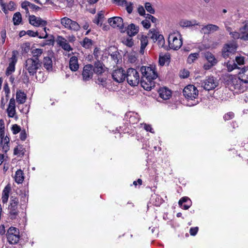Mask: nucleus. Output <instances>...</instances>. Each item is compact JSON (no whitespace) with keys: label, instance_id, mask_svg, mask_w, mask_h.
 <instances>
[{"label":"nucleus","instance_id":"nucleus-1","mask_svg":"<svg viewBox=\"0 0 248 248\" xmlns=\"http://www.w3.org/2000/svg\"><path fill=\"white\" fill-rule=\"evenodd\" d=\"M42 62L41 61H37L31 58H28L24 63L23 69V80L24 82H28L29 78L27 73L31 76H33L36 74L38 70H40L42 67Z\"/></svg>","mask_w":248,"mask_h":248},{"label":"nucleus","instance_id":"nucleus-2","mask_svg":"<svg viewBox=\"0 0 248 248\" xmlns=\"http://www.w3.org/2000/svg\"><path fill=\"white\" fill-rule=\"evenodd\" d=\"M19 203L18 199L15 196L11 195L10 199V203L8 206V216L12 220H15L17 218L19 211L18 209Z\"/></svg>","mask_w":248,"mask_h":248},{"label":"nucleus","instance_id":"nucleus-3","mask_svg":"<svg viewBox=\"0 0 248 248\" xmlns=\"http://www.w3.org/2000/svg\"><path fill=\"white\" fill-rule=\"evenodd\" d=\"M227 84L230 89L232 91H235L236 93L238 92H243V89L241 83L243 82L239 77L236 76L230 75L228 77L227 80Z\"/></svg>","mask_w":248,"mask_h":248},{"label":"nucleus","instance_id":"nucleus-4","mask_svg":"<svg viewBox=\"0 0 248 248\" xmlns=\"http://www.w3.org/2000/svg\"><path fill=\"white\" fill-rule=\"evenodd\" d=\"M169 46L173 50L179 49L183 44L182 38L179 32L170 33L168 37Z\"/></svg>","mask_w":248,"mask_h":248},{"label":"nucleus","instance_id":"nucleus-5","mask_svg":"<svg viewBox=\"0 0 248 248\" xmlns=\"http://www.w3.org/2000/svg\"><path fill=\"white\" fill-rule=\"evenodd\" d=\"M125 78L128 83L132 86H137L140 81L139 74L136 69L130 68L127 70Z\"/></svg>","mask_w":248,"mask_h":248},{"label":"nucleus","instance_id":"nucleus-6","mask_svg":"<svg viewBox=\"0 0 248 248\" xmlns=\"http://www.w3.org/2000/svg\"><path fill=\"white\" fill-rule=\"evenodd\" d=\"M6 236L9 244H16L20 238L19 230L14 227H10L7 231Z\"/></svg>","mask_w":248,"mask_h":248},{"label":"nucleus","instance_id":"nucleus-7","mask_svg":"<svg viewBox=\"0 0 248 248\" xmlns=\"http://www.w3.org/2000/svg\"><path fill=\"white\" fill-rule=\"evenodd\" d=\"M140 71L142 75L141 78L155 80L158 77L157 72L152 67L142 66L140 68Z\"/></svg>","mask_w":248,"mask_h":248},{"label":"nucleus","instance_id":"nucleus-8","mask_svg":"<svg viewBox=\"0 0 248 248\" xmlns=\"http://www.w3.org/2000/svg\"><path fill=\"white\" fill-rule=\"evenodd\" d=\"M237 43L233 41L224 45L222 49V56L224 58H227L230 54H233L237 48Z\"/></svg>","mask_w":248,"mask_h":248},{"label":"nucleus","instance_id":"nucleus-9","mask_svg":"<svg viewBox=\"0 0 248 248\" xmlns=\"http://www.w3.org/2000/svg\"><path fill=\"white\" fill-rule=\"evenodd\" d=\"M184 96L188 100H193L198 95V91L193 85L186 86L183 90Z\"/></svg>","mask_w":248,"mask_h":248},{"label":"nucleus","instance_id":"nucleus-10","mask_svg":"<svg viewBox=\"0 0 248 248\" xmlns=\"http://www.w3.org/2000/svg\"><path fill=\"white\" fill-rule=\"evenodd\" d=\"M202 56L207 61V62L204 64L203 68L205 70L211 69L217 63V60L214 55L209 51H206L202 53Z\"/></svg>","mask_w":248,"mask_h":248},{"label":"nucleus","instance_id":"nucleus-11","mask_svg":"<svg viewBox=\"0 0 248 248\" xmlns=\"http://www.w3.org/2000/svg\"><path fill=\"white\" fill-rule=\"evenodd\" d=\"M61 23L65 28L72 31H78L80 29L79 25L76 21H73L67 17L62 18L61 20Z\"/></svg>","mask_w":248,"mask_h":248},{"label":"nucleus","instance_id":"nucleus-12","mask_svg":"<svg viewBox=\"0 0 248 248\" xmlns=\"http://www.w3.org/2000/svg\"><path fill=\"white\" fill-rule=\"evenodd\" d=\"M108 22L111 26L113 28L117 27L121 31L124 29V23L123 19L120 16H114L109 18L108 19Z\"/></svg>","mask_w":248,"mask_h":248},{"label":"nucleus","instance_id":"nucleus-13","mask_svg":"<svg viewBox=\"0 0 248 248\" xmlns=\"http://www.w3.org/2000/svg\"><path fill=\"white\" fill-rule=\"evenodd\" d=\"M93 65L87 64L85 65L82 73L83 80L84 81L90 80L93 78Z\"/></svg>","mask_w":248,"mask_h":248},{"label":"nucleus","instance_id":"nucleus-14","mask_svg":"<svg viewBox=\"0 0 248 248\" xmlns=\"http://www.w3.org/2000/svg\"><path fill=\"white\" fill-rule=\"evenodd\" d=\"M112 78L117 82L121 83L125 79V73L123 68H120L113 71L112 74Z\"/></svg>","mask_w":248,"mask_h":248},{"label":"nucleus","instance_id":"nucleus-15","mask_svg":"<svg viewBox=\"0 0 248 248\" xmlns=\"http://www.w3.org/2000/svg\"><path fill=\"white\" fill-rule=\"evenodd\" d=\"M200 84L202 87L207 91L213 90L217 86L213 77H209L207 79L201 81Z\"/></svg>","mask_w":248,"mask_h":248},{"label":"nucleus","instance_id":"nucleus-16","mask_svg":"<svg viewBox=\"0 0 248 248\" xmlns=\"http://www.w3.org/2000/svg\"><path fill=\"white\" fill-rule=\"evenodd\" d=\"M29 22L35 27H45L47 24V22L46 20L40 17H37L34 15L29 16Z\"/></svg>","mask_w":248,"mask_h":248},{"label":"nucleus","instance_id":"nucleus-17","mask_svg":"<svg viewBox=\"0 0 248 248\" xmlns=\"http://www.w3.org/2000/svg\"><path fill=\"white\" fill-rule=\"evenodd\" d=\"M140 84L144 90L151 91L155 87V82L153 79L141 78Z\"/></svg>","mask_w":248,"mask_h":248},{"label":"nucleus","instance_id":"nucleus-18","mask_svg":"<svg viewBox=\"0 0 248 248\" xmlns=\"http://www.w3.org/2000/svg\"><path fill=\"white\" fill-rule=\"evenodd\" d=\"M93 71L98 75H101L105 71V65L100 61H97L93 65Z\"/></svg>","mask_w":248,"mask_h":248},{"label":"nucleus","instance_id":"nucleus-19","mask_svg":"<svg viewBox=\"0 0 248 248\" xmlns=\"http://www.w3.org/2000/svg\"><path fill=\"white\" fill-rule=\"evenodd\" d=\"M139 27L132 23L128 25L127 27L124 28L122 31H126L127 34L130 36L135 35L139 32Z\"/></svg>","mask_w":248,"mask_h":248},{"label":"nucleus","instance_id":"nucleus-20","mask_svg":"<svg viewBox=\"0 0 248 248\" xmlns=\"http://www.w3.org/2000/svg\"><path fill=\"white\" fill-rule=\"evenodd\" d=\"M58 44L61 46L64 50L70 51L73 50L72 47L67 42V41L63 37L59 36L58 37L57 39Z\"/></svg>","mask_w":248,"mask_h":248},{"label":"nucleus","instance_id":"nucleus-21","mask_svg":"<svg viewBox=\"0 0 248 248\" xmlns=\"http://www.w3.org/2000/svg\"><path fill=\"white\" fill-rule=\"evenodd\" d=\"M159 96L164 100L169 99L171 96V92L167 87L160 88L158 91Z\"/></svg>","mask_w":248,"mask_h":248},{"label":"nucleus","instance_id":"nucleus-22","mask_svg":"<svg viewBox=\"0 0 248 248\" xmlns=\"http://www.w3.org/2000/svg\"><path fill=\"white\" fill-rule=\"evenodd\" d=\"M124 118L131 124H137L139 121L137 114L134 113L133 112L126 113Z\"/></svg>","mask_w":248,"mask_h":248},{"label":"nucleus","instance_id":"nucleus-23","mask_svg":"<svg viewBox=\"0 0 248 248\" xmlns=\"http://www.w3.org/2000/svg\"><path fill=\"white\" fill-rule=\"evenodd\" d=\"M0 5L2 7V10L5 14H6L8 10L14 11L16 8L15 4L13 1H10L7 5L3 2V0H0Z\"/></svg>","mask_w":248,"mask_h":248},{"label":"nucleus","instance_id":"nucleus-24","mask_svg":"<svg viewBox=\"0 0 248 248\" xmlns=\"http://www.w3.org/2000/svg\"><path fill=\"white\" fill-rule=\"evenodd\" d=\"M217 30V26L213 24H208L206 26H203L200 30V32L202 34H210Z\"/></svg>","mask_w":248,"mask_h":248},{"label":"nucleus","instance_id":"nucleus-25","mask_svg":"<svg viewBox=\"0 0 248 248\" xmlns=\"http://www.w3.org/2000/svg\"><path fill=\"white\" fill-rule=\"evenodd\" d=\"M11 189L10 184H8L5 186L2 191L1 200L3 203L7 202L9 197V193Z\"/></svg>","mask_w":248,"mask_h":248},{"label":"nucleus","instance_id":"nucleus-26","mask_svg":"<svg viewBox=\"0 0 248 248\" xmlns=\"http://www.w3.org/2000/svg\"><path fill=\"white\" fill-rule=\"evenodd\" d=\"M69 67L72 71H77L79 68L78 58L72 56L69 61Z\"/></svg>","mask_w":248,"mask_h":248},{"label":"nucleus","instance_id":"nucleus-27","mask_svg":"<svg viewBox=\"0 0 248 248\" xmlns=\"http://www.w3.org/2000/svg\"><path fill=\"white\" fill-rule=\"evenodd\" d=\"M16 62V60L14 55L11 58V61L10 62L8 67L7 68L6 74L8 76L11 75L15 70V64Z\"/></svg>","mask_w":248,"mask_h":248},{"label":"nucleus","instance_id":"nucleus-28","mask_svg":"<svg viewBox=\"0 0 248 248\" xmlns=\"http://www.w3.org/2000/svg\"><path fill=\"white\" fill-rule=\"evenodd\" d=\"M238 75L243 83H248V67L243 68L241 71L238 73Z\"/></svg>","mask_w":248,"mask_h":248},{"label":"nucleus","instance_id":"nucleus-29","mask_svg":"<svg viewBox=\"0 0 248 248\" xmlns=\"http://www.w3.org/2000/svg\"><path fill=\"white\" fill-rule=\"evenodd\" d=\"M26 94L20 90L17 91L16 93V99L19 104H23L26 100Z\"/></svg>","mask_w":248,"mask_h":248},{"label":"nucleus","instance_id":"nucleus-30","mask_svg":"<svg viewBox=\"0 0 248 248\" xmlns=\"http://www.w3.org/2000/svg\"><path fill=\"white\" fill-rule=\"evenodd\" d=\"M44 67L48 71L52 70V61L49 57H44L43 62Z\"/></svg>","mask_w":248,"mask_h":248},{"label":"nucleus","instance_id":"nucleus-31","mask_svg":"<svg viewBox=\"0 0 248 248\" xmlns=\"http://www.w3.org/2000/svg\"><path fill=\"white\" fill-rule=\"evenodd\" d=\"M24 179V173L21 170H18L16 172L15 176V180L17 184H21Z\"/></svg>","mask_w":248,"mask_h":248},{"label":"nucleus","instance_id":"nucleus-32","mask_svg":"<svg viewBox=\"0 0 248 248\" xmlns=\"http://www.w3.org/2000/svg\"><path fill=\"white\" fill-rule=\"evenodd\" d=\"M25 151V149L23 148L22 145H18L14 148V154L21 157L24 156Z\"/></svg>","mask_w":248,"mask_h":248},{"label":"nucleus","instance_id":"nucleus-33","mask_svg":"<svg viewBox=\"0 0 248 248\" xmlns=\"http://www.w3.org/2000/svg\"><path fill=\"white\" fill-rule=\"evenodd\" d=\"M43 53V49L40 48H36L32 49L31 53L32 54V57L31 58L32 59L40 61L39 58L42 56Z\"/></svg>","mask_w":248,"mask_h":248},{"label":"nucleus","instance_id":"nucleus-34","mask_svg":"<svg viewBox=\"0 0 248 248\" xmlns=\"http://www.w3.org/2000/svg\"><path fill=\"white\" fill-rule=\"evenodd\" d=\"M140 53L141 54H143L144 50L148 43V40L147 37L144 35H141L140 38Z\"/></svg>","mask_w":248,"mask_h":248},{"label":"nucleus","instance_id":"nucleus-35","mask_svg":"<svg viewBox=\"0 0 248 248\" xmlns=\"http://www.w3.org/2000/svg\"><path fill=\"white\" fill-rule=\"evenodd\" d=\"M241 38L248 40V25H245L240 29Z\"/></svg>","mask_w":248,"mask_h":248},{"label":"nucleus","instance_id":"nucleus-36","mask_svg":"<svg viewBox=\"0 0 248 248\" xmlns=\"http://www.w3.org/2000/svg\"><path fill=\"white\" fill-rule=\"evenodd\" d=\"M180 25L182 27H188L193 26H195V25L200 26V24L199 22H197L196 20H193V21L184 20V21H182L180 22Z\"/></svg>","mask_w":248,"mask_h":248},{"label":"nucleus","instance_id":"nucleus-37","mask_svg":"<svg viewBox=\"0 0 248 248\" xmlns=\"http://www.w3.org/2000/svg\"><path fill=\"white\" fill-rule=\"evenodd\" d=\"M119 5L124 6L128 13L131 14L133 11V3L131 2H128L126 1H120Z\"/></svg>","mask_w":248,"mask_h":248},{"label":"nucleus","instance_id":"nucleus-38","mask_svg":"<svg viewBox=\"0 0 248 248\" xmlns=\"http://www.w3.org/2000/svg\"><path fill=\"white\" fill-rule=\"evenodd\" d=\"M81 45L85 48H89L93 45V41L87 37H85L83 41L81 42Z\"/></svg>","mask_w":248,"mask_h":248},{"label":"nucleus","instance_id":"nucleus-39","mask_svg":"<svg viewBox=\"0 0 248 248\" xmlns=\"http://www.w3.org/2000/svg\"><path fill=\"white\" fill-rule=\"evenodd\" d=\"M199 57V53H191L189 55L187 59V63L191 64L193 63Z\"/></svg>","mask_w":248,"mask_h":248},{"label":"nucleus","instance_id":"nucleus-40","mask_svg":"<svg viewBox=\"0 0 248 248\" xmlns=\"http://www.w3.org/2000/svg\"><path fill=\"white\" fill-rule=\"evenodd\" d=\"M13 20L14 25H19L22 20L21 14L19 12L16 13L14 15Z\"/></svg>","mask_w":248,"mask_h":248},{"label":"nucleus","instance_id":"nucleus-41","mask_svg":"<svg viewBox=\"0 0 248 248\" xmlns=\"http://www.w3.org/2000/svg\"><path fill=\"white\" fill-rule=\"evenodd\" d=\"M34 75H35V78L37 81L39 82H42L44 81H45L46 79V77L45 75V74L44 73V72L41 71H39L38 72H37L36 74H35Z\"/></svg>","mask_w":248,"mask_h":248},{"label":"nucleus","instance_id":"nucleus-42","mask_svg":"<svg viewBox=\"0 0 248 248\" xmlns=\"http://www.w3.org/2000/svg\"><path fill=\"white\" fill-rule=\"evenodd\" d=\"M132 36L124 38L122 41L123 43L128 47H132L134 44Z\"/></svg>","mask_w":248,"mask_h":248},{"label":"nucleus","instance_id":"nucleus-43","mask_svg":"<svg viewBox=\"0 0 248 248\" xmlns=\"http://www.w3.org/2000/svg\"><path fill=\"white\" fill-rule=\"evenodd\" d=\"M159 35L160 34H158L157 32L155 31H152L150 30L148 33V37H150L155 42L157 41L158 36H159Z\"/></svg>","mask_w":248,"mask_h":248},{"label":"nucleus","instance_id":"nucleus-44","mask_svg":"<svg viewBox=\"0 0 248 248\" xmlns=\"http://www.w3.org/2000/svg\"><path fill=\"white\" fill-rule=\"evenodd\" d=\"M226 66L229 72H231L233 69L238 68L237 65L233 61L231 63L230 62H227Z\"/></svg>","mask_w":248,"mask_h":248},{"label":"nucleus","instance_id":"nucleus-45","mask_svg":"<svg viewBox=\"0 0 248 248\" xmlns=\"http://www.w3.org/2000/svg\"><path fill=\"white\" fill-rule=\"evenodd\" d=\"M145 8L146 11L151 14H154L155 10L153 7L152 4L150 2H146L145 3Z\"/></svg>","mask_w":248,"mask_h":248},{"label":"nucleus","instance_id":"nucleus-46","mask_svg":"<svg viewBox=\"0 0 248 248\" xmlns=\"http://www.w3.org/2000/svg\"><path fill=\"white\" fill-rule=\"evenodd\" d=\"M7 111L9 117H13L16 113V107H8Z\"/></svg>","mask_w":248,"mask_h":248},{"label":"nucleus","instance_id":"nucleus-47","mask_svg":"<svg viewBox=\"0 0 248 248\" xmlns=\"http://www.w3.org/2000/svg\"><path fill=\"white\" fill-rule=\"evenodd\" d=\"M169 57L167 55L160 56L159 58L158 62L161 66H163Z\"/></svg>","mask_w":248,"mask_h":248},{"label":"nucleus","instance_id":"nucleus-48","mask_svg":"<svg viewBox=\"0 0 248 248\" xmlns=\"http://www.w3.org/2000/svg\"><path fill=\"white\" fill-rule=\"evenodd\" d=\"M156 42H157V44L159 47H163L165 44V40L163 36L162 35H159V36H158L157 41Z\"/></svg>","mask_w":248,"mask_h":248},{"label":"nucleus","instance_id":"nucleus-49","mask_svg":"<svg viewBox=\"0 0 248 248\" xmlns=\"http://www.w3.org/2000/svg\"><path fill=\"white\" fill-rule=\"evenodd\" d=\"M21 130V128L20 126L16 124H15L13 125L12 127V131L14 134H16L19 133Z\"/></svg>","mask_w":248,"mask_h":248},{"label":"nucleus","instance_id":"nucleus-50","mask_svg":"<svg viewBox=\"0 0 248 248\" xmlns=\"http://www.w3.org/2000/svg\"><path fill=\"white\" fill-rule=\"evenodd\" d=\"M234 116V113L232 112H229L224 115L223 119L225 121H228L232 119Z\"/></svg>","mask_w":248,"mask_h":248},{"label":"nucleus","instance_id":"nucleus-51","mask_svg":"<svg viewBox=\"0 0 248 248\" xmlns=\"http://www.w3.org/2000/svg\"><path fill=\"white\" fill-rule=\"evenodd\" d=\"M191 202L190 200L187 197H184L180 199L178 202V204L180 206H182V204L185 202Z\"/></svg>","mask_w":248,"mask_h":248},{"label":"nucleus","instance_id":"nucleus-52","mask_svg":"<svg viewBox=\"0 0 248 248\" xmlns=\"http://www.w3.org/2000/svg\"><path fill=\"white\" fill-rule=\"evenodd\" d=\"M22 49L24 52H28L30 49V44L29 43H24L22 46Z\"/></svg>","mask_w":248,"mask_h":248},{"label":"nucleus","instance_id":"nucleus-53","mask_svg":"<svg viewBox=\"0 0 248 248\" xmlns=\"http://www.w3.org/2000/svg\"><path fill=\"white\" fill-rule=\"evenodd\" d=\"M141 24L143 27L146 29H149L151 27V24L149 20L146 18L145 20L141 22Z\"/></svg>","mask_w":248,"mask_h":248},{"label":"nucleus","instance_id":"nucleus-54","mask_svg":"<svg viewBox=\"0 0 248 248\" xmlns=\"http://www.w3.org/2000/svg\"><path fill=\"white\" fill-rule=\"evenodd\" d=\"M0 36H1V38L2 44H3L5 41V38L6 37V30L5 29H3L1 31Z\"/></svg>","mask_w":248,"mask_h":248},{"label":"nucleus","instance_id":"nucleus-55","mask_svg":"<svg viewBox=\"0 0 248 248\" xmlns=\"http://www.w3.org/2000/svg\"><path fill=\"white\" fill-rule=\"evenodd\" d=\"M145 18L149 20H151V21L154 23H155L157 21V19L156 18L150 14H146Z\"/></svg>","mask_w":248,"mask_h":248},{"label":"nucleus","instance_id":"nucleus-56","mask_svg":"<svg viewBox=\"0 0 248 248\" xmlns=\"http://www.w3.org/2000/svg\"><path fill=\"white\" fill-rule=\"evenodd\" d=\"M199 228L198 227H192L189 230V233L191 235L195 236L198 232Z\"/></svg>","mask_w":248,"mask_h":248},{"label":"nucleus","instance_id":"nucleus-57","mask_svg":"<svg viewBox=\"0 0 248 248\" xmlns=\"http://www.w3.org/2000/svg\"><path fill=\"white\" fill-rule=\"evenodd\" d=\"M235 61L238 64L241 65L244 64V58L243 57L237 56L235 57Z\"/></svg>","mask_w":248,"mask_h":248},{"label":"nucleus","instance_id":"nucleus-58","mask_svg":"<svg viewBox=\"0 0 248 248\" xmlns=\"http://www.w3.org/2000/svg\"><path fill=\"white\" fill-rule=\"evenodd\" d=\"M138 11L139 14L140 16H144V15L146 16L145 9L142 6L140 5L138 7Z\"/></svg>","mask_w":248,"mask_h":248},{"label":"nucleus","instance_id":"nucleus-59","mask_svg":"<svg viewBox=\"0 0 248 248\" xmlns=\"http://www.w3.org/2000/svg\"><path fill=\"white\" fill-rule=\"evenodd\" d=\"M27 34L30 36L36 37L38 36V33L37 31L34 32L31 30H28L27 31Z\"/></svg>","mask_w":248,"mask_h":248},{"label":"nucleus","instance_id":"nucleus-60","mask_svg":"<svg viewBox=\"0 0 248 248\" xmlns=\"http://www.w3.org/2000/svg\"><path fill=\"white\" fill-rule=\"evenodd\" d=\"M9 143H3L2 145H0L2 146L3 152L6 153L9 150Z\"/></svg>","mask_w":248,"mask_h":248},{"label":"nucleus","instance_id":"nucleus-61","mask_svg":"<svg viewBox=\"0 0 248 248\" xmlns=\"http://www.w3.org/2000/svg\"><path fill=\"white\" fill-rule=\"evenodd\" d=\"M106 79L105 78H98L97 80L96 81V83L104 85V84L106 83Z\"/></svg>","mask_w":248,"mask_h":248},{"label":"nucleus","instance_id":"nucleus-62","mask_svg":"<svg viewBox=\"0 0 248 248\" xmlns=\"http://www.w3.org/2000/svg\"><path fill=\"white\" fill-rule=\"evenodd\" d=\"M144 128L147 131H149L153 133H154V132L152 131L153 129L151 127V125L150 124H145Z\"/></svg>","mask_w":248,"mask_h":248},{"label":"nucleus","instance_id":"nucleus-63","mask_svg":"<svg viewBox=\"0 0 248 248\" xmlns=\"http://www.w3.org/2000/svg\"><path fill=\"white\" fill-rule=\"evenodd\" d=\"M26 138L27 135L25 130L22 131L20 134V139L21 140L24 141L26 140Z\"/></svg>","mask_w":248,"mask_h":248},{"label":"nucleus","instance_id":"nucleus-64","mask_svg":"<svg viewBox=\"0 0 248 248\" xmlns=\"http://www.w3.org/2000/svg\"><path fill=\"white\" fill-rule=\"evenodd\" d=\"M29 7L30 8H31V9H32L33 10H35V11H38L39 9H40V8L39 6H38L33 3H31V2L29 5Z\"/></svg>","mask_w":248,"mask_h":248}]
</instances>
